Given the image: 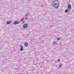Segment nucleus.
Listing matches in <instances>:
<instances>
[{
	"mask_svg": "<svg viewBox=\"0 0 74 74\" xmlns=\"http://www.w3.org/2000/svg\"><path fill=\"white\" fill-rule=\"evenodd\" d=\"M60 5V3L58 1H55L53 3V7L56 8H58L59 7Z\"/></svg>",
	"mask_w": 74,
	"mask_h": 74,
	"instance_id": "f257e3e1",
	"label": "nucleus"
},
{
	"mask_svg": "<svg viewBox=\"0 0 74 74\" xmlns=\"http://www.w3.org/2000/svg\"><path fill=\"white\" fill-rule=\"evenodd\" d=\"M19 22L18 21H15L13 23V24L14 25H16V24H19Z\"/></svg>",
	"mask_w": 74,
	"mask_h": 74,
	"instance_id": "f03ea898",
	"label": "nucleus"
},
{
	"mask_svg": "<svg viewBox=\"0 0 74 74\" xmlns=\"http://www.w3.org/2000/svg\"><path fill=\"white\" fill-rule=\"evenodd\" d=\"M27 27V24H25L23 25V27L24 28H26Z\"/></svg>",
	"mask_w": 74,
	"mask_h": 74,
	"instance_id": "7ed1b4c3",
	"label": "nucleus"
},
{
	"mask_svg": "<svg viewBox=\"0 0 74 74\" xmlns=\"http://www.w3.org/2000/svg\"><path fill=\"white\" fill-rule=\"evenodd\" d=\"M20 46L21 47V48L20 49V50L21 51H22L23 50V46H22V45H20Z\"/></svg>",
	"mask_w": 74,
	"mask_h": 74,
	"instance_id": "20e7f679",
	"label": "nucleus"
},
{
	"mask_svg": "<svg viewBox=\"0 0 74 74\" xmlns=\"http://www.w3.org/2000/svg\"><path fill=\"white\" fill-rule=\"evenodd\" d=\"M68 8L69 9H70V8H71V5L70 4L68 6Z\"/></svg>",
	"mask_w": 74,
	"mask_h": 74,
	"instance_id": "39448f33",
	"label": "nucleus"
},
{
	"mask_svg": "<svg viewBox=\"0 0 74 74\" xmlns=\"http://www.w3.org/2000/svg\"><path fill=\"white\" fill-rule=\"evenodd\" d=\"M11 23V21H8L7 22V24L8 25V24H10Z\"/></svg>",
	"mask_w": 74,
	"mask_h": 74,
	"instance_id": "423d86ee",
	"label": "nucleus"
},
{
	"mask_svg": "<svg viewBox=\"0 0 74 74\" xmlns=\"http://www.w3.org/2000/svg\"><path fill=\"white\" fill-rule=\"evenodd\" d=\"M24 45L25 47H27L28 46V44H27V43H26L24 44Z\"/></svg>",
	"mask_w": 74,
	"mask_h": 74,
	"instance_id": "0eeeda50",
	"label": "nucleus"
},
{
	"mask_svg": "<svg viewBox=\"0 0 74 74\" xmlns=\"http://www.w3.org/2000/svg\"><path fill=\"white\" fill-rule=\"evenodd\" d=\"M57 44V42H56L54 41L53 42V44Z\"/></svg>",
	"mask_w": 74,
	"mask_h": 74,
	"instance_id": "6e6552de",
	"label": "nucleus"
},
{
	"mask_svg": "<svg viewBox=\"0 0 74 74\" xmlns=\"http://www.w3.org/2000/svg\"><path fill=\"white\" fill-rule=\"evenodd\" d=\"M29 14H28L27 13H25V16H29Z\"/></svg>",
	"mask_w": 74,
	"mask_h": 74,
	"instance_id": "1a4fd4ad",
	"label": "nucleus"
},
{
	"mask_svg": "<svg viewBox=\"0 0 74 74\" xmlns=\"http://www.w3.org/2000/svg\"><path fill=\"white\" fill-rule=\"evenodd\" d=\"M69 10V9H67L66 10H65V12H66V13H67V11H68V10Z\"/></svg>",
	"mask_w": 74,
	"mask_h": 74,
	"instance_id": "9d476101",
	"label": "nucleus"
},
{
	"mask_svg": "<svg viewBox=\"0 0 74 74\" xmlns=\"http://www.w3.org/2000/svg\"><path fill=\"white\" fill-rule=\"evenodd\" d=\"M57 40H60V38H57Z\"/></svg>",
	"mask_w": 74,
	"mask_h": 74,
	"instance_id": "9b49d317",
	"label": "nucleus"
},
{
	"mask_svg": "<svg viewBox=\"0 0 74 74\" xmlns=\"http://www.w3.org/2000/svg\"><path fill=\"white\" fill-rule=\"evenodd\" d=\"M25 23V21H23L22 23Z\"/></svg>",
	"mask_w": 74,
	"mask_h": 74,
	"instance_id": "f8f14e48",
	"label": "nucleus"
},
{
	"mask_svg": "<svg viewBox=\"0 0 74 74\" xmlns=\"http://www.w3.org/2000/svg\"><path fill=\"white\" fill-rule=\"evenodd\" d=\"M25 19L26 20H27V19H28V17H26V18H25Z\"/></svg>",
	"mask_w": 74,
	"mask_h": 74,
	"instance_id": "ddd939ff",
	"label": "nucleus"
},
{
	"mask_svg": "<svg viewBox=\"0 0 74 74\" xmlns=\"http://www.w3.org/2000/svg\"><path fill=\"white\" fill-rule=\"evenodd\" d=\"M62 65L61 64L59 66V67H61V66H62Z\"/></svg>",
	"mask_w": 74,
	"mask_h": 74,
	"instance_id": "4468645a",
	"label": "nucleus"
},
{
	"mask_svg": "<svg viewBox=\"0 0 74 74\" xmlns=\"http://www.w3.org/2000/svg\"><path fill=\"white\" fill-rule=\"evenodd\" d=\"M60 61V60L59 59L58 60V62H59Z\"/></svg>",
	"mask_w": 74,
	"mask_h": 74,
	"instance_id": "2eb2a0df",
	"label": "nucleus"
}]
</instances>
